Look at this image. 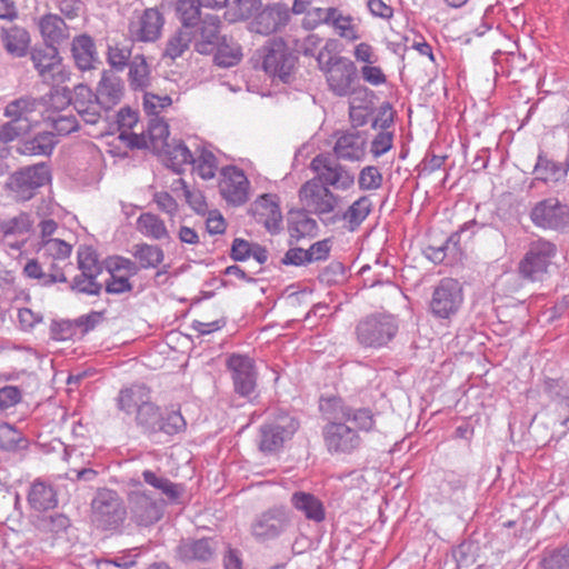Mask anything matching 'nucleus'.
Segmentation results:
<instances>
[{"label": "nucleus", "instance_id": "37", "mask_svg": "<svg viewBox=\"0 0 569 569\" xmlns=\"http://www.w3.org/2000/svg\"><path fill=\"white\" fill-rule=\"evenodd\" d=\"M38 104L39 101L32 97H20L6 106L3 116L20 126L27 124L29 130L31 127V116L37 110Z\"/></svg>", "mask_w": 569, "mask_h": 569}, {"label": "nucleus", "instance_id": "51", "mask_svg": "<svg viewBox=\"0 0 569 569\" xmlns=\"http://www.w3.org/2000/svg\"><path fill=\"white\" fill-rule=\"evenodd\" d=\"M199 154L194 158L193 169L197 174L203 180H210L214 178L216 172L218 170V160L213 152L206 147L201 149H197Z\"/></svg>", "mask_w": 569, "mask_h": 569}, {"label": "nucleus", "instance_id": "4", "mask_svg": "<svg viewBox=\"0 0 569 569\" xmlns=\"http://www.w3.org/2000/svg\"><path fill=\"white\" fill-rule=\"evenodd\" d=\"M557 244L543 237L531 240L518 263L520 277L529 281H541L557 256Z\"/></svg>", "mask_w": 569, "mask_h": 569}, {"label": "nucleus", "instance_id": "26", "mask_svg": "<svg viewBox=\"0 0 569 569\" xmlns=\"http://www.w3.org/2000/svg\"><path fill=\"white\" fill-rule=\"evenodd\" d=\"M217 549L212 538L182 539L176 549V555L183 562H209Z\"/></svg>", "mask_w": 569, "mask_h": 569}, {"label": "nucleus", "instance_id": "23", "mask_svg": "<svg viewBox=\"0 0 569 569\" xmlns=\"http://www.w3.org/2000/svg\"><path fill=\"white\" fill-rule=\"evenodd\" d=\"M290 20V11L286 4L273 3L260 9L251 22V30L268 36L281 30Z\"/></svg>", "mask_w": 569, "mask_h": 569}, {"label": "nucleus", "instance_id": "43", "mask_svg": "<svg viewBox=\"0 0 569 569\" xmlns=\"http://www.w3.org/2000/svg\"><path fill=\"white\" fill-rule=\"evenodd\" d=\"M137 229L144 237L153 240L169 239V231L164 221L157 214L144 212L137 219Z\"/></svg>", "mask_w": 569, "mask_h": 569}, {"label": "nucleus", "instance_id": "55", "mask_svg": "<svg viewBox=\"0 0 569 569\" xmlns=\"http://www.w3.org/2000/svg\"><path fill=\"white\" fill-rule=\"evenodd\" d=\"M350 406L339 397L321 398L319 409L329 421H343Z\"/></svg>", "mask_w": 569, "mask_h": 569}, {"label": "nucleus", "instance_id": "56", "mask_svg": "<svg viewBox=\"0 0 569 569\" xmlns=\"http://www.w3.org/2000/svg\"><path fill=\"white\" fill-rule=\"evenodd\" d=\"M540 565L542 569H569V546L546 550Z\"/></svg>", "mask_w": 569, "mask_h": 569}, {"label": "nucleus", "instance_id": "40", "mask_svg": "<svg viewBox=\"0 0 569 569\" xmlns=\"http://www.w3.org/2000/svg\"><path fill=\"white\" fill-rule=\"evenodd\" d=\"M142 479L146 485L158 490L170 502H177L184 491L183 485L172 482L163 475L149 469L142 471Z\"/></svg>", "mask_w": 569, "mask_h": 569}, {"label": "nucleus", "instance_id": "12", "mask_svg": "<svg viewBox=\"0 0 569 569\" xmlns=\"http://www.w3.org/2000/svg\"><path fill=\"white\" fill-rule=\"evenodd\" d=\"M30 58L41 80L52 87L69 80V72L62 63L59 48L43 44L30 52Z\"/></svg>", "mask_w": 569, "mask_h": 569}, {"label": "nucleus", "instance_id": "27", "mask_svg": "<svg viewBox=\"0 0 569 569\" xmlns=\"http://www.w3.org/2000/svg\"><path fill=\"white\" fill-rule=\"evenodd\" d=\"M43 44L59 48L70 38V27L58 13H44L37 22Z\"/></svg>", "mask_w": 569, "mask_h": 569}, {"label": "nucleus", "instance_id": "6", "mask_svg": "<svg viewBox=\"0 0 569 569\" xmlns=\"http://www.w3.org/2000/svg\"><path fill=\"white\" fill-rule=\"evenodd\" d=\"M465 300L463 287L455 278H442L433 288L428 310L438 320H451Z\"/></svg>", "mask_w": 569, "mask_h": 569}, {"label": "nucleus", "instance_id": "29", "mask_svg": "<svg viewBox=\"0 0 569 569\" xmlns=\"http://www.w3.org/2000/svg\"><path fill=\"white\" fill-rule=\"evenodd\" d=\"M73 108L86 123L96 124L101 118L104 108L94 97L93 91L84 84L74 89Z\"/></svg>", "mask_w": 569, "mask_h": 569}, {"label": "nucleus", "instance_id": "46", "mask_svg": "<svg viewBox=\"0 0 569 569\" xmlns=\"http://www.w3.org/2000/svg\"><path fill=\"white\" fill-rule=\"evenodd\" d=\"M213 53L217 66L224 68L236 66L242 58L241 47L226 36L219 41Z\"/></svg>", "mask_w": 569, "mask_h": 569}, {"label": "nucleus", "instance_id": "54", "mask_svg": "<svg viewBox=\"0 0 569 569\" xmlns=\"http://www.w3.org/2000/svg\"><path fill=\"white\" fill-rule=\"evenodd\" d=\"M169 126L162 119L154 118L150 120L148 127V141L153 152L160 150L169 143Z\"/></svg>", "mask_w": 569, "mask_h": 569}, {"label": "nucleus", "instance_id": "60", "mask_svg": "<svg viewBox=\"0 0 569 569\" xmlns=\"http://www.w3.org/2000/svg\"><path fill=\"white\" fill-rule=\"evenodd\" d=\"M383 177L376 166L363 167L358 176V186L362 191H375L381 188Z\"/></svg>", "mask_w": 569, "mask_h": 569}, {"label": "nucleus", "instance_id": "53", "mask_svg": "<svg viewBox=\"0 0 569 569\" xmlns=\"http://www.w3.org/2000/svg\"><path fill=\"white\" fill-rule=\"evenodd\" d=\"M187 422L179 410H167L161 412L159 423L157 426V433L163 432L168 436H174L184 431Z\"/></svg>", "mask_w": 569, "mask_h": 569}, {"label": "nucleus", "instance_id": "11", "mask_svg": "<svg viewBox=\"0 0 569 569\" xmlns=\"http://www.w3.org/2000/svg\"><path fill=\"white\" fill-rule=\"evenodd\" d=\"M126 510L117 491L99 489L91 501V520L97 528H117L124 519Z\"/></svg>", "mask_w": 569, "mask_h": 569}, {"label": "nucleus", "instance_id": "16", "mask_svg": "<svg viewBox=\"0 0 569 569\" xmlns=\"http://www.w3.org/2000/svg\"><path fill=\"white\" fill-rule=\"evenodd\" d=\"M298 429L299 421L289 415L279 416L272 422L263 423L260 427L259 449L266 453L278 451Z\"/></svg>", "mask_w": 569, "mask_h": 569}, {"label": "nucleus", "instance_id": "21", "mask_svg": "<svg viewBox=\"0 0 569 569\" xmlns=\"http://www.w3.org/2000/svg\"><path fill=\"white\" fill-rule=\"evenodd\" d=\"M318 20L333 28L340 38L353 42L361 38L357 19L351 14H345L335 7L315 9Z\"/></svg>", "mask_w": 569, "mask_h": 569}, {"label": "nucleus", "instance_id": "34", "mask_svg": "<svg viewBox=\"0 0 569 569\" xmlns=\"http://www.w3.org/2000/svg\"><path fill=\"white\" fill-rule=\"evenodd\" d=\"M290 503L311 522L321 523L326 520L327 512L323 502L311 492L295 491L290 497Z\"/></svg>", "mask_w": 569, "mask_h": 569}, {"label": "nucleus", "instance_id": "20", "mask_svg": "<svg viewBox=\"0 0 569 569\" xmlns=\"http://www.w3.org/2000/svg\"><path fill=\"white\" fill-rule=\"evenodd\" d=\"M373 203L369 196H361L345 211H336L330 219H326L325 226L333 227L341 222L345 230L355 232L371 213Z\"/></svg>", "mask_w": 569, "mask_h": 569}, {"label": "nucleus", "instance_id": "1", "mask_svg": "<svg viewBox=\"0 0 569 569\" xmlns=\"http://www.w3.org/2000/svg\"><path fill=\"white\" fill-rule=\"evenodd\" d=\"M399 319L389 312H373L360 318L355 326L357 343L365 349L388 348L399 332Z\"/></svg>", "mask_w": 569, "mask_h": 569}, {"label": "nucleus", "instance_id": "36", "mask_svg": "<svg viewBox=\"0 0 569 569\" xmlns=\"http://www.w3.org/2000/svg\"><path fill=\"white\" fill-rule=\"evenodd\" d=\"M158 153L166 166L177 173H180L184 166L194 162V156L182 141L169 142Z\"/></svg>", "mask_w": 569, "mask_h": 569}, {"label": "nucleus", "instance_id": "58", "mask_svg": "<svg viewBox=\"0 0 569 569\" xmlns=\"http://www.w3.org/2000/svg\"><path fill=\"white\" fill-rule=\"evenodd\" d=\"M542 388L543 392L552 402H565L569 400V387L561 378H545Z\"/></svg>", "mask_w": 569, "mask_h": 569}, {"label": "nucleus", "instance_id": "59", "mask_svg": "<svg viewBox=\"0 0 569 569\" xmlns=\"http://www.w3.org/2000/svg\"><path fill=\"white\" fill-rule=\"evenodd\" d=\"M78 268L80 273L91 277H99L103 271L96 252L89 248L78 251Z\"/></svg>", "mask_w": 569, "mask_h": 569}, {"label": "nucleus", "instance_id": "35", "mask_svg": "<svg viewBox=\"0 0 569 569\" xmlns=\"http://www.w3.org/2000/svg\"><path fill=\"white\" fill-rule=\"evenodd\" d=\"M149 399H151L150 389L143 383H134L119 391L116 406L126 415H132Z\"/></svg>", "mask_w": 569, "mask_h": 569}, {"label": "nucleus", "instance_id": "5", "mask_svg": "<svg viewBox=\"0 0 569 569\" xmlns=\"http://www.w3.org/2000/svg\"><path fill=\"white\" fill-rule=\"evenodd\" d=\"M531 223L543 231L569 232V203L558 197L536 201L528 213Z\"/></svg>", "mask_w": 569, "mask_h": 569}, {"label": "nucleus", "instance_id": "28", "mask_svg": "<svg viewBox=\"0 0 569 569\" xmlns=\"http://www.w3.org/2000/svg\"><path fill=\"white\" fill-rule=\"evenodd\" d=\"M367 137L361 131L342 132L336 140L333 152L338 159L360 161L366 154Z\"/></svg>", "mask_w": 569, "mask_h": 569}, {"label": "nucleus", "instance_id": "25", "mask_svg": "<svg viewBox=\"0 0 569 569\" xmlns=\"http://www.w3.org/2000/svg\"><path fill=\"white\" fill-rule=\"evenodd\" d=\"M569 161L559 162L548 157L547 152L539 149L537 160L532 170L535 178L530 187L535 186V182H542L545 184H558L563 182L568 176Z\"/></svg>", "mask_w": 569, "mask_h": 569}, {"label": "nucleus", "instance_id": "9", "mask_svg": "<svg viewBox=\"0 0 569 569\" xmlns=\"http://www.w3.org/2000/svg\"><path fill=\"white\" fill-rule=\"evenodd\" d=\"M298 196L305 207L303 209L316 214L323 224L325 220L330 219V216L336 212L340 202L338 194L315 178L306 181L300 187Z\"/></svg>", "mask_w": 569, "mask_h": 569}, {"label": "nucleus", "instance_id": "47", "mask_svg": "<svg viewBox=\"0 0 569 569\" xmlns=\"http://www.w3.org/2000/svg\"><path fill=\"white\" fill-rule=\"evenodd\" d=\"M201 2L199 0H179L176 6L180 28L192 30L201 21Z\"/></svg>", "mask_w": 569, "mask_h": 569}, {"label": "nucleus", "instance_id": "17", "mask_svg": "<svg viewBox=\"0 0 569 569\" xmlns=\"http://www.w3.org/2000/svg\"><path fill=\"white\" fill-rule=\"evenodd\" d=\"M263 69L281 81L288 82L296 63V57L290 52L283 40H270L263 48Z\"/></svg>", "mask_w": 569, "mask_h": 569}, {"label": "nucleus", "instance_id": "19", "mask_svg": "<svg viewBox=\"0 0 569 569\" xmlns=\"http://www.w3.org/2000/svg\"><path fill=\"white\" fill-rule=\"evenodd\" d=\"M219 191L232 206H242L249 199L250 182L243 170L236 166L223 167L220 171Z\"/></svg>", "mask_w": 569, "mask_h": 569}, {"label": "nucleus", "instance_id": "42", "mask_svg": "<svg viewBox=\"0 0 569 569\" xmlns=\"http://www.w3.org/2000/svg\"><path fill=\"white\" fill-rule=\"evenodd\" d=\"M128 81L132 90H146L151 84V70L142 54L133 57L129 64Z\"/></svg>", "mask_w": 569, "mask_h": 569}, {"label": "nucleus", "instance_id": "30", "mask_svg": "<svg viewBox=\"0 0 569 569\" xmlns=\"http://www.w3.org/2000/svg\"><path fill=\"white\" fill-rule=\"evenodd\" d=\"M71 54L74 64L81 71L96 69L100 62L93 38L87 33L73 37L71 41Z\"/></svg>", "mask_w": 569, "mask_h": 569}, {"label": "nucleus", "instance_id": "41", "mask_svg": "<svg viewBox=\"0 0 569 569\" xmlns=\"http://www.w3.org/2000/svg\"><path fill=\"white\" fill-rule=\"evenodd\" d=\"M1 41L8 53L21 58L27 54L30 44V36L24 28L13 26L8 29H2Z\"/></svg>", "mask_w": 569, "mask_h": 569}, {"label": "nucleus", "instance_id": "24", "mask_svg": "<svg viewBox=\"0 0 569 569\" xmlns=\"http://www.w3.org/2000/svg\"><path fill=\"white\" fill-rule=\"evenodd\" d=\"M257 222L262 223L270 233H278L282 228L280 199L274 193H264L253 203Z\"/></svg>", "mask_w": 569, "mask_h": 569}, {"label": "nucleus", "instance_id": "48", "mask_svg": "<svg viewBox=\"0 0 569 569\" xmlns=\"http://www.w3.org/2000/svg\"><path fill=\"white\" fill-rule=\"evenodd\" d=\"M161 417L160 408L154 405L151 399L146 401L142 407L136 412V422L143 429L144 433L156 435L157 426Z\"/></svg>", "mask_w": 569, "mask_h": 569}, {"label": "nucleus", "instance_id": "50", "mask_svg": "<svg viewBox=\"0 0 569 569\" xmlns=\"http://www.w3.org/2000/svg\"><path fill=\"white\" fill-rule=\"evenodd\" d=\"M23 273L30 279L38 280L39 284L43 287H49L57 282H67L66 274H47L46 267L37 259H31L26 263Z\"/></svg>", "mask_w": 569, "mask_h": 569}, {"label": "nucleus", "instance_id": "45", "mask_svg": "<svg viewBox=\"0 0 569 569\" xmlns=\"http://www.w3.org/2000/svg\"><path fill=\"white\" fill-rule=\"evenodd\" d=\"M191 42L192 30H188L187 28L177 29L166 42L162 59H170L174 61L189 49Z\"/></svg>", "mask_w": 569, "mask_h": 569}, {"label": "nucleus", "instance_id": "7", "mask_svg": "<svg viewBox=\"0 0 569 569\" xmlns=\"http://www.w3.org/2000/svg\"><path fill=\"white\" fill-rule=\"evenodd\" d=\"M127 503L131 521L142 527H149L158 522L163 516L166 506L163 499L156 498L143 488L140 481L129 491Z\"/></svg>", "mask_w": 569, "mask_h": 569}, {"label": "nucleus", "instance_id": "31", "mask_svg": "<svg viewBox=\"0 0 569 569\" xmlns=\"http://www.w3.org/2000/svg\"><path fill=\"white\" fill-rule=\"evenodd\" d=\"M27 501L34 511H47L58 506L56 487L41 478L33 480L29 487Z\"/></svg>", "mask_w": 569, "mask_h": 569}, {"label": "nucleus", "instance_id": "2", "mask_svg": "<svg viewBox=\"0 0 569 569\" xmlns=\"http://www.w3.org/2000/svg\"><path fill=\"white\" fill-rule=\"evenodd\" d=\"M325 54L320 52L317 61L320 70L326 77V82L333 96L343 98L355 93V83L357 81V67L353 61L342 56H330L325 60Z\"/></svg>", "mask_w": 569, "mask_h": 569}, {"label": "nucleus", "instance_id": "33", "mask_svg": "<svg viewBox=\"0 0 569 569\" xmlns=\"http://www.w3.org/2000/svg\"><path fill=\"white\" fill-rule=\"evenodd\" d=\"M306 209L291 210L288 217L289 244L299 242L303 238H313L318 233L317 221L309 216Z\"/></svg>", "mask_w": 569, "mask_h": 569}, {"label": "nucleus", "instance_id": "10", "mask_svg": "<svg viewBox=\"0 0 569 569\" xmlns=\"http://www.w3.org/2000/svg\"><path fill=\"white\" fill-rule=\"evenodd\" d=\"M164 23L158 7L134 10L128 23V38L132 43H154L162 37Z\"/></svg>", "mask_w": 569, "mask_h": 569}, {"label": "nucleus", "instance_id": "44", "mask_svg": "<svg viewBox=\"0 0 569 569\" xmlns=\"http://www.w3.org/2000/svg\"><path fill=\"white\" fill-rule=\"evenodd\" d=\"M132 256L138 260L140 269H154L164 260V252L159 246L146 242L134 244Z\"/></svg>", "mask_w": 569, "mask_h": 569}, {"label": "nucleus", "instance_id": "22", "mask_svg": "<svg viewBox=\"0 0 569 569\" xmlns=\"http://www.w3.org/2000/svg\"><path fill=\"white\" fill-rule=\"evenodd\" d=\"M221 20L216 14H206L192 30L194 50L201 54H211L219 41L224 37L220 34Z\"/></svg>", "mask_w": 569, "mask_h": 569}, {"label": "nucleus", "instance_id": "62", "mask_svg": "<svg viewBox=\"0 0 569 569\" xmlns=\"http://www.w3.org/2000/svg\"><path fill=\"white\" fill-rule=\"evenodd\" d=\"M97 278L98 277L79 273L72 279L70 289L77 293L99 296L102 290V284L97 281Z\"/></svg>", "mask_w": 569, "mask_h": 569}, {"label": "nucleus", "instance_id": "15", "mask_svg": "<svg viewBox=\"0 0 569 569\" xmlns=\"http://www.w3.org/2000/svg\"><path fill=\"white\" fill-rule=\"evenodd\" d=\"M310 169L317 173L315 179H319L327 188L346 191L355 184V174L328 154L316 156L311 160Z\"/></svg>", "mask_w": 569, "mask_h": 569}, {"label": "nucleus", "instance_id": "64", "mask_svg": "<svg viewBox=\"0 0 569 569\" xmlns=\"http://www.w3.org/2000/svg\"><path fill=\"white\" fill-rule=\"evenodd\" d=\"M107 268L109 272L127 276L129 278L138 274L140 271V268L134 261L120 256L110 258L108 260Z\"/></svg>", "mask_w": 569, "mask_h": 569}, {"label": "nucleus", "instance_id": "18", "mask_svg": "<svg viewBox=\"0 0 569 569\" xmlns=\"http://www.w3.org/2000/svg\"><path fill=\"white\" fill-rule=\"evenodd\" d=\"M227 368L236 393L241 397L252 396L257 387L254 360L247 355L232 353L227 359Z\"/></svg>", "mask_w": 569, "mask_h": 569}, {"label": "nucleus", "instance_id": "63", "mask_svg": "<svg viewBox=\"0 0 569 569\" xmlns=\"http://www.w3.org/2000/svg\"><path fill=\"white\" fill-rule=\"evenodd\" d=\"M47 121H50L52 128L51 132L54 133V137L70 134L79 128V122L72 114H57L54 117H49Z\"/></svg>", "mask_w": 569, "mask_h": 569}, {"label": "nucleus", "instance_id": "61", "mask_svg": "<svg viewBox=\"0 0 569 569\" xmlns=\"http://www.w3.org/2000/svg\"><path fill=\"white\" fill-rule=\"evenodd\" d=\"M131 48L127 46H109L107 61L110 67L117 71H123L130 64Z\"/></svg>", "mask_w": 569, "mask_h": 569}, {"label": "nucleus", "instance_id": "3", "mask_svg": "<svg viewBox=\"0 0 569 569\" xmlns=\"http://www.w3.org/2000/svg\"><path fill=\"white\" fill-rule=\"evenodd\" d=\"M51 170L46 163H37L23 167L12 172L6 183L4 190L18 202L31 200L38 190L50 183Z\"/></svg>", "mask_w": 569, "mask_h": 569}, {"label": "nucleus", "instance_id": "49", "mask_svg": "<svg viewBox=\"0 0 569 569\" xmlns=\"http://www.w3.org/2000/svg\"><path fill=\"white\" fill-rule=\"evenodd\" d=\"M343 421L347 425H355V430L358 431L359 435L360 432H371L375 430L376 427L375 415L368 408L350 407L349 409H347V413Z\"/></svg>", "mask_w": 569, "mask_h": 569}, {"label": "nucleus", "instance_id": "8", "mask_svg": "<svg viewBox=\"0 0 569 569\" xmlns=\"http://www.w3.org/2000/svg\"><path fill=\"white\" fill-rule=\"evenodd\" d=\"M291 527V512L283 506H273L253 518L250 533L256 541L264 543L280 538Z\"/></svg>", "mask_w": 569, "mask_h": 569}, {"label": "nucleus", "instance_id": "38", "mask_svg": "<svg viewBox=\"0 0 569 569\" xmlns=\"http://www.w3.org/2000/svg\"><path fill=\"white\" fill-rule=\"evenodd\" d=\"M29 446L23 431L12 423L0 422V451L14 455L28 450Z\"/></svg>", "mask_w": 569, "mask_h": 569}, {"label": "nucleus", "instance_id": "32", "mask_svg": "<svg viewBox=\"0 0 569 569\" xmlns=\"http://www.w3.org/2000/svg\"><path fill=\"white\" fill-rule=\"evenodd\" d=\"M93 94L104 111H109L120 103L123 96V82L118 76L104 70Z\"/></svg>", "mask_w": 569, "mask_h": 569}, {"label": "nucleus", "instance_id": "39", "mask_svg": "<svg viewBox=\"0 0 569 569\" xmlns=\"http://www.w3.org/2000/svg\"><path fill=\"white\" fill-rule=\"evenodd\" d=\"M57 143L53 132L42 131L21 141L17 151L23 156H50Z\"/></svg>", "mask_w": 569, "mask_h": 569}, {"label": "nucleus", "instance_id": "57", "mask_svg": "<svg viewBox=\"0 0 569 569\" xmlns=\"http://www.w3.org/2000/svg\"><path fill=\"white\" fill-rule=\"evenodd\" d=\"M31 226L32 221L30 214L27 212H21L13 218L1 221L0 232H2L4 237L23 234L29 232Z\"/></svg>", "mask_w": 569, "mask_h": 569}, {"label": "nucleus", "instance_id": "13", "mask_svg": "<svg viewBox=\"0 0 569 569\" xmlns=\"http://www.w3.org/2000/svg\"><path fill=\"white\" fill-rule=\"evenodd\" d=\"M481 227L475 219L465 222L440 246H428L425 250L426 257L433 263L446 262L452 264L457 262L462 257L461 237L466 234V238L469 240Z\"/></svg>", "mask_w": 569, "mask_h": 569}, {"label": "nucleus", "instance_id": "52", "mask_svg": "<svg viewBox=\"0 0 569 569\" xmlns=\"http://www.w3.org/2000/svg\"><path fill=\"white\" fill-rule=\"evenodd\" d=\"M262 8L261 0H232L227 14L231 21L254 18Z\"/></svg>", "mask_w": 569, "mask_h": 569}, {"label": "nucleus", "instance_id": "14", "mask_svg": "<svg viewBox=\"0 0 569 569\" xmlns=\"http://www.w3.org/2000/svg\"><path fill=\"white\" fill-rule=\"evenodd\" d=\"M326 448L331 455H351L362 446V438L345 421H329L322 430Z\"/></svg>", "mask_w": 569, "mask_h": 569}]
</instances>
